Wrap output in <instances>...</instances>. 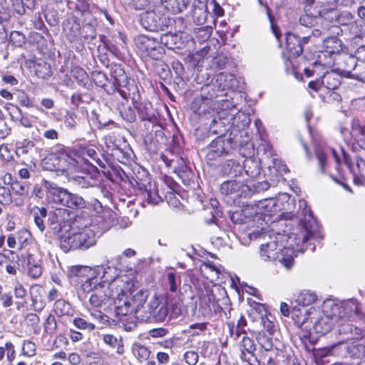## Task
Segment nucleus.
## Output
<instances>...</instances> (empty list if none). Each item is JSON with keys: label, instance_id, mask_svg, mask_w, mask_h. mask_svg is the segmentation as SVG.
I'll list each match as a JSON object with an SVG mask.
<instances>
[{"label": "nucleus", "instance_id": "obj_11", "mask_svg": "<svg viewBox=\"0 0 365 365\" xmlns=\"http://www.w3.org/2000/svg\"><path fill=\"white\" fill-rule=\"evenodd\" d=\"M71 212L65 207L55 208L48 212V225L54 232H60L70 227Z\"/></svg>", "mask_w": 365, "mask_h": 365}, {"label": "nucleus", "instance_id": "obj_17", "mask_svg": "<svg viewBox=\"0 0 365 365\" xmlns=\"http://www.w3.org/2000/svg\"><path fill=\"white\" fill-rule=\"evenodd\" d=\"M95 269H99V281H104L111 284L116 279L123 283V287H129L128 279L126 276H119L118 270L115 267L97 266Z\"/></svg>", "mask_w": 365, "mask_h": 365}, {"label": "nucleus", "instance_id": "obj_29", "mask_svg": "<svg viewBox=\"0 0 365 365\" xmlns=\"http://www.w3.org/2000/svg\"><path fill=\"white\" fill-rule=\"evenodd\" d=\"M329 32L331 34L339 35L342 32V29L337 25H330L329 24H324L322 19L318 26L314 27L312 30V37H319L322 35Z\"/></svg>", "mask_w": 365, "mask_h": 365}, {"label": "nucleus", "instance_id": "obj_52", "mask_svg": "<svg viewBox=\"0 0 365 365\" xmlns=\"http://www.w3.org/2000/svg\"><path fill=\"white\" fill-rule=\"evenodd\" d=\"M156 70L157 72L162 79H168L171 74L170 70L168 64L165 63L164 62H159L156 65Z\"/></svg>", "mask_w": 365, "mask_h": 365}, {"label": "nucleus", "instance_id": "obj_8", "mask_svg": "<svg viewBox=\"0 0 365 365\" xmlns=\"http://www.w3.org/2000/svg\"><path fill=\"white\" fill-rule=\"evenodd\" d=\"M168 314V307L163 300H160L155 296L153 297L146 308L137 311V318L142 322H163Z\"/></svg>", "mask_w": 365, "mask_h": 365}, {"label": "nucleus", "instance_id": "obj_24", "mask_svg": "<svg viewBox=\"0 0 365 365\" xmlns=\"http://www.w3.org/2000/svg\"><path fill=\"white\" fill-rule=\"evenodd\" d=\"M68 275L69 277H82L86 279L91 277H96L99 275V269L91 268L87 266L76 265L69 268Z\"/></svg>", "mask_w": 365, "mask_h": 365}, {"label": "nucleus", "instance_id": "obj_26", "mask_svg": "<svg viewBox=\"0 0 365 365\" xmlns=\"http://www.w3.org/2000/svg\"><path fill=\"white\" fill-rule=\"evenodd\" d=\"M343 63L344 64V68L342 71V73L344 76L362 81V78L358 73H353L357 67V59L354 56L352 55H344L343 57Z\"/></svg>", "mask_w": 365, "mask_h": 365}, {"label": "nucleus", "instance_id": "obj_51", "mask_svg": "<svg viewBox=\"0 0 365 365\" xmlns=\"http://www.w3.org/2000/svg\"><path fill=\"white\" fill-rule=\"evenodd\" d=\"M57 328V324L55 317L52 314H49L44 323V331L47 334H51L54 333Z\"/></svg>", "mask_w": 365, "mask_h": 365}, {"label": "nucleus", "instance_id": "obj_32", "mask_svg": "<svg viewBox=\"0 0 365 365\" xmlns=\"http://www.w3.org/2000/svg\"><path fill=\"white\" fill-rule=\"evenodd\" d=\"M110 75L114 82L113 84L118 87H125L128 84V77L121 65L114 64L110 68Z\"/></svg>", "mask_w": 365, "mask_h": 365}, {"label": "nucleus", "instance_id": "obj_14", "mask_svg": "<svg viewBox=\"0 0 365 365\" xmlns=\"http://www.w3.org/2000/svg\"><path fill=\"white\" fill-rule=\"evenodd\" d=\"M136 46L147 56L153 59H158L162 54L163 48L153 38L146 36H138L135 40Z\"/></svg>", "mask_w": 365, "mask_h": 365}, {"label": "nucleus", "instance_id": "obj_48", "mask_svg": "<svg viewBox=\"0 0 365 365\" xmlns=\"http://www.w3.org/2000/svg\"><path fill=\"white\" fill-rule=\"evenodd\" d=\"M11 189L15 194L19 195H24L28 192L27 184L25 182L19 181L17 180H15L14 182L11 183Z\"/></svg>", "mask_w": 365, "mask_h": 365}, {"label": "nucleus", "instance_id": "obj_62", "mask_svg": "<svg viewBox=\"0 0 365 365\" xmlns=\"http://www.w3.org/2000/svg\"><path fill=\"white\" fill-rule=\"evenodd\" d=\"M76 115H74L73 113H67L66 115L65 116L64 120L66 126L69 129L75 128L76 125Z\"/></svg>", "mask_w": 365, "mask_h": 365}, {"label": "nucleus", "instance_id": "obj_45", "mask_svg": "<svg viewBox=\"0 0 365 365\" xmlns=\"http://www.w3.org/2000/svg\"><path fill=\"white\" fill-rule=\"evenodd\" d=\"M133 352L140 361L147 360L149 358L150 354L148 348L140 344H134L133 347Z\"/></svg>", "mask_w": 365, "mask_h": 365}, {"label": "nucleus", "instance_id": "obj_60", "mask_svg": "<svg viewBox=\"0 0 365 365\" xmlns=\"http://www.w3.org/2000/svg\"><path fill=\"white\" fill-rule=\"evenodd\" d=\"M0 301L4 307H9L13 304L12 296L9 293L3 292L2 287L0 286Z\"/></svg>", "mask_w": 365, "mask_h": 365}, {"label": "nucleus", "instance_id": "obj_58", "mask_svg": "<svg viewBox=\"0 0 365 365\" xmlns=\"http://www.w3.org/2000/svg\"><path fill=\"white\" fill-rule=\"evenodd\" d=\"M199 356L196 351H187L184 354V359L189 365H195L198 361Z\"/></svg>", "mask_w": 365, "mask_h": 365}, {"label": "nucleus", "instance_id": "obj_43", "mask_svg": "<svg viewBox=\"0 0 365 365\" xmlns=\"http://www.w3.org/2000/svg\"><path fill=\"white\" fill-rule=\"evenodd\" d=\"M243 170L252 178H257L260 174L259 163L255 160H247L243 166Z\"/></svg>", "mask_w": 365, "mask_h": 365}, {"label": "nucleus", "instance_id": "obj_42", "mask_svg": "<svg viewBox=\"0 0 365 365\" xmlns=\"http://www.w3.org/2000/svg\"><path fill=\"white\" fill-rule=\"evenodd\" d=\"M53 311L59 316L69 315L72 312L71 305L63 299L56 301L54 303Z\"/></svg>", "mask_w": 365, "mask_h": 365}, {"label": "nucleus", "instance_id": "obj_27", "mask_svg": "<svg viewBox=\"0 0 365 365\" xmlns=\"http://www.w3.org/2000/svg\"><path fill=\"white\" fill-rule=\"evenodd\" d=\"M286 48L292 56L297 57L300 56L303 48L299 41V36L287 33L286 35Z\"/></svg>", "mask_w": 365, "mask_h": 365}, {"label": "nucleus", "instance_id": "obj_64", "mask_svg": "<svg viewBox=\"0 0 365 365\" xmlns=\"http://www.w3.org/2000/svg\"><path fill=\"white\" fill-rule=\"evenodd\" d=\"M258 360L260 361V364L262 362L263 364L274 365V361L273 356L269 353L262 352L259 353Z\"/></svg>", "mask_w": 365, "mask_h": 365}, {"label": "nucleus", "instance_id": "obj_39", "mask_svg": "<svg viewBox=\"0 0 365 365\" xmlns=\"http://www.w3.org/2000/svg\"><path fill=\"white\" fill-rule=\"evenodd\" d=\"M71 75L81 86L86 87L88 83L89 78L87 73L80 66H73L71 71Z\"/></svg>", "mask_w": 365, "mask_h": 365}, {"label": "nucleus", "instance_id": "obj_34", "mask_svg": "<svg viewBox=\"0 0 365 365\" xmlns=\"http://www.w3.org/2000/svg\"><path fill=\"white\" fill-rule=\"evenodd\" d=\"M321 79L323 86L329 90L336 89L341 84V76L333 70L324 73Z\"/></svg>", "mask_w": 365, "mask_h": 365}, {"label": "nucleus", "instance_id": "obj_55", "mask_svg": "<svg viewBox=\"0 0 365 365\" xmlns=\"http://www.w3.org/2000/svg\"><path fill=\"white\" fill-rule=\"evenodd\" d=\"M250 186V189L252 191V196L255 193H259L263 191H266L269 188V183L267 181L257 182L253 183Z\"/></svg>", "mask_w": 365, "mask_h": 365}, {"label": "nucleus", "instance_id": "obj_46", "mask_svg": "<svg viewBox=\"0 0 365 365\" xmlns=\"http://www.w3.org/2000/svg\"><path fill=\"white\" fill-rule=\"evenodd\" d=\"M26 36L19 31H13L10 34V42L16 47H21L26 43Z\"/></svg>", "mask_w": 365, "mask_h": 365}, {"label": "nucleus", "instance_id": "obj_20", "mask_svg": "<svg viewBox=\"0 0 365 365\" xmlns=\"http://www.w3.org/2000/svg\"><path fill=\"white\" fill-rule=\"evenodd\" d=\"M185 38L182 34L166 33L161 35L160 41L162 44L171 50H182L185 46Z\"/></svg>", "mask_w": 365, "mask_h": 365}, {"label": "nucleus", "instance_id": "obj_28", "mask_svg": "<svg viewBox=\"0 0 365 365\" xmlns=\"http://www.w3.org/2000/svg\"><path fill=\"white\" fill-rule=\"evenodd\" d=\"M338 332L340 335L344 336L341 340L348 341L359 336L361 334V330L349 322H343L339 325Z\"/></svg>", "mask_w": 365, "mask_h": 365}, {"label": "nucleus", "instance_id": "obj_3", "mask_svg": "<svg viewBox=\"0 0 365 365\" xmlns=\"http://www.w3.org/2000/svg\"><path fill=\"white\" fill-rule=\"evenodd\" d=\"M317 312L312 307L309 312L305 310L304 314L301 317H299L294 311L293 312L292 319L294 320V323L306 331L303 336L307 337L309 336L312 330L322 335H325L331 331L334 318H330L328 315L316 317L314 315H317Z\"/></svg>", "mask_w": 365, "mask_h": 365}, {"label": "nucleus", "instance_id": "obj_5", "mask_svg": "<svg viewBox=\"0 0 365 365\" xmlns=\"http://www.w3.org/2000/svg\"><path fill=\"white\" fill-rule=\"evenodd\" d=\"M123 287V283L119 279L115 280L111 284L99 281L98 275L96 277H91L89 279L81 280V290L83 294L93 293L96 296L102 297V299L108 302L114 297L115 292L118 288Z\"/></svg>", "mask_w": 365, "mask_h": 365}, {"label": "nucleus", "instance_id": "obj_47", "mask_svg": "<svg viewBox=\"0 0 365 365\" xmlns=\"http://www.w3.org/2000/svg\"><path fill=\"white\" fill-rule=\"evenodd\" d=\"M351 134L356 140L365 137V127L361 125L358 120H354L352 122Z\"/></svg>", "mask_w": 365, "mask_h": 365}, {"label": "nucleus", "instance_id": "obj_19", "mask_svg": "<svg viewBox=\"0 0 365 365\" xmlns=\"http://www.w3.org/2000/svg\"><path fill=\"white\" fill-rule=\"evenodd\" d=\"M243 171V166L235 158L224 159L220 164L221 173L232 178L240 176Z\"/></svg>", "mask_w": 365, "mask_h": 365}, {"label": "nucleus", "instance_id": "obj_63", "mask_svg": "<svg viewBox=\"0 0 365 365\" xmlns=\"http://www.w3.org/2000/svg\"><path fill=\"white\" fill-rule=\"evenodd\" d=\"M247 326V321L243 316H241L237 321L236 326V337H239L241 334H245V327Z\"/></svg>", "mask_w": 365, "mask_h": 365}, {"label": "nucleus", "instance_id": "obj_2", "mask_svg": "<svg viewBox=\"0 0 365 365\" xmlns=\"http://www.w3.org/2000/svg\"><path fill=\"white\" fill-rule=\"evenodd\" d=\"M269 240L262 243L260 247V257L264 261L277 260L287 269L294 265V255L300 250H294L289 247H283L280 235L269 236Z\"/></svg>", "mask_w": 365, "mask_h": 365}, {"label": "nucleus", "instance_id": "obj_4", "mask_svg": "<svg viewBox=\"0 0 365 365\" xmlns=\"http://www.w3.org/2000/svg\"><path fill=\"white\" fill-rule=\"evenodd\" d=\"M98 238L95 230L84 228L79 232H68L62 235L60 246L66 252L71 250H86L96 244Z\"/></svg>", "mask_w": 365, "mask_h": 365}, {"label": "nucleus", "instance_id": "obj_25", "mask_svg": "<svg viewBox=\"0 0 365 365\" xmlns=\"http://www.w3.org/2000/svg\"><path fill=\"white\" fill-rule=\"evenodd\" d=\"M13 11L21 16H30L35 9L36 0H11Z\"/></svg>", "mask_w": 365, "mask_h": 365}, {"label": "nucleus", "instance_id": "obj_35", "mask_svg": "<svg viewBox=\"0 0 365 365\" xmlns=\"http://www.w3.org/2000/svg\"><path fill=\"white\" fill-rule=\"evenodd\" d=\"M40 260L34 255L27 256L28 274L34 278H38L42 274V268Z\"/></svg>", "mask_w": 365, "mask_h": 365}, {"label": "nucleus", "instance_id": "obj_57", "mask_svg": "<svg viewBox=\"0 0 365 365\" xmlns=\"http://www.w3.org/2000/svg\"><path fill=\"white\" fill-rule=\"evenodd\" d=\"M260 319L261 324L264 329V330H262L260 332H267L269 335L272 336L275 331L274 323L267 317H262Z\"/></svg>", "mask_w": 365, "mask_h": 365}, {"label": "nucleus", "instance_id": "obj_23", "mask_svg": "<svg viewBox=\"0 0 365 365\" xmlns=\"http://www.w3.org/2000/svg\"><path fill=\"white\" fill-rule=\"evenodd\" d=\"M136 184L139 190L145 192L148 203L157 205L163 200L162 197L159 195L158 190L155 189L152 190V185L149 178L145 179L144 181L142 180L136 181Z\"/></svg>", "mask_w": 365, "mask_h": 365}, {"label": "nucleus", "instance_id": "obj_10", "mask_svg": "<svg viewBox=\"0 0 365 365\" xmlns=\"http://www.w3.org/2000/svg\"><path fill=\"white\" fill-rule=\"evenodd\" d=\"M141 24L150 31H163L172 24V19L158 10L145 12L141 17Z\"/></svg>", "mask_w": 365, "mask_h": 365}, {"label": "nucleus", "instance_id": "obj_61", "mask_svg": "<svg viewBox=\"0 0 365 365\" xmlns=\"http://www.w3.org/2000/svg\"><path fill=\"white\" fill-rule=\"evenodd\" d=\"M17 98L19 103L26 107H33V103L29 98L28 95L24 91H19L17 93Z\"/></svg>", "mask_w": 365, "mask_h": 365}, {"label": "nucleus", "instance_id": "obj_7", "mask_svg": "<svg viewBox=\"0 0 365 365\" xmlns=\"http://www.w3.org/2000/svg\"><path fill=\"white\" fill-rule=\"evenodd\" d=\"M48 197L53 203L71 210H83L87 207V202L76 193H72L62 187H51Z\"/></svg>", "mask_w": 365, "mask_h": 365}, {"label": "nucleus", "instance_id": "obj_59", "mask_svg": "<svg viewBox=\"0 0 365 365\" xmlns=\"http://www.w3.org/2000/svg\"><path fill=\"white\" fill-rule=\"evenodd\" d=\"M205 97L202 96H196L192 103L191 110L196 114L201 113V106L204 103Z\"/></svg>", "mask_w": 365, "mask_h": 365}, {"label": "nucleus", "instance_id": "obj_54", "mask_svg": "<svg viewBox=\"0 0 365 365\" xmlns=\"http://www.w3.org/2000/svg\"><path fill=\"white\" fill-rule=\"evenodd\" d=\"M73 325L76 328L79 329L94 330L96 327L93 324L87 322L84 319L76 317L73 321Z\"/></svg>", "mask_w": 365, "mask_h": 365}, {"label": "nucleus", "instance_id": "obj_21", "mask_svg": "<svg viewBox=\"0 0 365 365\" xmlns=\"http://www.w3.org/2000/svg\"><path fill=\"white\" fill-rule=\"evenodd\" d=\"M241 346L243 350L247 351V353L250 356L247 358L245 353L242 352V359L247 361L250 365H260V361L258 360V356L255 353L256 345L252 339L247 336H244L241 341Z\"/></svg>", "mask_w": 365, "mask_h": 365}, {"label": "nucleus", "instance_id": "obj_9", "mask_svg": "<svg viewBox=\"0 0 365 365\" xmlns=\"http://www.w3.org/2000/svg\"><path fill=\"white\" fill-rule=\"evenodd\" d=\"M331 355L339 357L362 358L365 357V346L356 341L340 340L329 348Z\"/></svg>", "mask_w": 365, "mask_h": 365}, {"label": "nucleus", "instance_id": "obj_40", "mask_svg": "<svg viewBox=\"0 0 365 365\" xmlns=\"http://www.w3.org/2000/svg\"><path fill=\"white\" fill-rule=\"evenodd\" d=\"M148 291L143 289L138 290L136 293L133 295L132 301L135 305V314L136 316L137 311L138 309H144V308H146V307H144V304L148 298Z\"/></svg>", "mask_w": 365, "mask_h": 365}, {"label": "nucleus", "instance_id": "obj_30", "mask_svg": "<svg viewBox=\"0 0 365 365\" xmlns=\"http://www.w3.org/2000/svg\"><path fill=\"white\" fill-rule=\"evenodd\" d=\"M331 18L336 19V21L345 26L351 27L356 30L357 25L354 21V15L349 11H344L339 14L336 10H333L331 13Z\"/></svg>", "mask_w": 365, "mask_h": 365}, {"label": "nucleus", "instance_id": "obj_22", "mask_svg": "<svg viewBox=\"0 0 365 365\" xmlns=\"http://www.w3.org/2000/svg\"><path fill=\"white\" fill-rule=\"evenodd\" d=\"M125 288V287L118 288V291L115 292L118 296L114 301L118 314L123 316L128 315L133 310L129 299L124 294Z\"/></svg>", "mask_w": 365, "mask_h": 365}, {"label": "nucleus", "instance_id": "obj_50", "mask_svg": "<svg viewBox=\"0 0 365 365\" xmlns=\"http://www.w3.org/2000/svg\"><path fill=\"white\" fill-rule=\"evenodd\" d=\"M92 78L95 84L101 88H104L108 82L106 75L101 71H93Z\"/></svg>", "mask_w": 365, "mask_h": 365}, {"label": "nucleus", "instance_id": "obj_6", "mask_svg": "<svg viewBox=\"0 0 365 365\" xmlns=\"http://www.w3.org/2000/svg\"><path fill=\"white\" fill-rule=\"evenodd\" d=\"M237 146L236 142L230 137L220 135L212 140L203 151L205 152V160L210 165H215V162L230 156L234 148Z\"/></svg>", "mask_w": 365, "mask_h": 365}, {"label": "nucleus", "instance_id": "obj_18", "mask_svg": "<svg viewBox=\"0 0 365 365\" xmlns=\"http://www.w3.org/2000/svg\"><path fill=\"white\" fill-rule=\"evenodd\" d=\"M315 155L318 160L319 170L322 173L325 172V169L327 167V160L329 155H332L337 165H340L341 163L340 158L338 154L336 153V150L330 147H317L315 149Z\"/></svg>", "mask_w": 365, "mask_h": 365}, {"label": "nucleus", "instance_id": "obj_13", "mask_svg": "<svg viewBox=\"0 0 365 365\" xmlns=\"http://www.w3.org/2000/svg\"><path fill=\"white\" fill-rule=\"evenodd\" d=\"M302 212L304 217L302 220L304 228L302 242H307L309 240L322 239L319 225L314 217L312 212L310 210L304 209Z\"/></svg>", "mask_w": 365, "mask_h": 365}, {"label": "nucleus", "instance_id": "obj_15", "mask_svg": "<svg viewBox=\"0 0 365 365\" xmlns=\"http://www.w3.org/2000/svg\"><path fill=\"white\" fill-rule=\"evenodd\" d=\"M134 107L137 110L140 119L143 121H148L156 125L159 120L158 110L154 108L153 104L149 101L134 102Z\"/></svg>", "mask_w": 365, "mask_h": 365}, {"label": "nucleus", "instance_id": "obj_49", "mask_svg": "<svg viewBox=\"0 0 365 365\" xmlns=\"http://www.w3.org/2000/svg\"><path fill=\"white\" fill-rule=\"evenodd\" d=\"M167 279L170 291L172 292H176L181 282L180 277L177 276L174 272H168L167 274Z\"/></svg>", "mask_w": 365, "mask_h": 365}, {"label": "nucleus", "instance_id": "obj_37", "mask_svg": "<svg viewBox=\"0 0 365 365\" xmlns=\"http://www.w3.org/2000/svg\"><path fill=\"white\" fill-rule=\"evenodd\" d=\"M257 340L260 346L259 353H270L273 351L274 344L272 336L267 335L264 332H258Z\"/></svg>", "mask_w": 365, "mask_h": 365}, {"label": "nucleus", "instance_id": "obj_12", "mask_svg": "<svg viewBox=\"0 0 365 365\" xmlns=\"http://www.w3.org/2000/svg\"><path fill=\"white\" fill-rule=\"evenodd\" d=\"M48 160L56 161V164L49 166L48 162H45L44 168L46 170L61 171L62 174L67 173L68 170L76 168L79 162L73 158L67 151L63 150L58 155H51Z\"/></svg>", "mask_w": 365, "mask_h": 365}, {"label": "nucleus", "instance_id": "obj_16", "mask_svg": "<svg viewBox=\"0 0 365 365\" xmlns=\"http://www.w3.org/2000/svg\"><path fill=\"white\" fill-rule=\"evenodd\" d=\"M96 20L90 13L84 14L83 25L81 28L76 24V31L79 32L80 36L88 42L92 41L96 37Z\"/></svg>", "mask_w": 365, "mask_h": 365}, {"label": "nucleus", "instance_id": "obj_36", "mask_svg": "<svg viewBox=\"0 0 365 365\" xmlns=\"http://www.w3.org/2000/svg\"><path fill=\"white\" fill-rule=\"evenodd\" d=\"M326 52L334 54L339 53L342 50V42L335 36L327 37L323 42Z\"/></svg>", "mask_w": 365, "mask_h": 365}, {"label": "nucleus", "instance_id": "obj_1", "mask_svg": "<svg viewBox=\"0 0 365 365\" xmlns=\"http://www.w3.org/2000/svg\"><path fill=\"white\" fill-rule=\"evenodd\" d=\"M220 192L229 197L235 203L242 204L245 207L243 212H246L250 210V215L257 214L264 208L267 205L265 202L267 200L255 201L254 203H250L244 200L250 199L252 197V191L250 189L249 185L245 184L243 182L237 180H229L223 182L220 185Z\"/></svg>", "mask_w": 365, "mask_h": 365}, {"label": "nucleus", "instance_id": "obj_38", "mask_svg": "<svg viewBox=\"0 0 365 365\" xmlns=\"http://www.w3.org/2000/svg\"><path fill=\"white\" fill-rule=\"evenodd\" d=\"M115 109L125 121L129 123L135 121L136 115L130 106L125 103V102H119L117 103Z\"/></svg>", "mask_w": 365, "mask_h": 365}, {"label": "nucleus", "instance_id": "obj_53", "mask_svg": "<svg viewBox=\"0 0 365 365\" xmlns=\"http://www.w3.org/2000/svg\"><path fill=\"white\" fill-rule=\"evenodd\" d=\"M12 202L10 190L6 187H0V203L3 205H9Z\"/></svg>", "mask_w": 365, "mask_h": 365}, {"label": "nucleus", "instance_id": "obj_56", "mask_svg": "<svg viewBox=\"0 0 365 365\" xmlns=\"http://www.w3.org/2000/svg\"><path fill=\"white\" fill-rule=\"evenodd\" d=\"M85 298H87L88 297V301L90 304L93 307H101L103 305L106 304L108 302L103 300L101 298L102 297L100 296H96L93 293L89 294H84Z\"/></svg>", "mask_w": 365, "mask_h": 365}, {"label": "nucleus", "instance_id": "obj_44", "mask_svg": "<svg viewBox=\"0 0 365 365\" xmlns=\"http://www.w3.org/2000/svg\"><path fill=\"white\" fill-rule=\"evenodd\" d=\"M75 185L81 189H87L94 187L96 181L89 176H75L72 179Z\"/></svg>", "mask_w": 365, "mask_h": 365}, {"label": "nucleus", "instance_id": "obj_33", "mask_svg": "<svg viewBox=\"0 0 365 365\" xmlns=\"http://www.w3.org/2000/svg\"><path fill=\"white\" fill-rule=\"evenodd\" d=\"M323 19L322 17L318 16L317 11L313 14L310 11L309 9H306L304 14L299 16V22L300 25L306 28H314L318 26L320 21Z\"/></svg>", "mask_w": 365, "mask_h": 365}, {"label": "nucleus", "instance_id": "obj_31", "mask_svg": "<svg viewBox=\"0 0 365 365\" xmlns=\"http://www.w3.org/2000/svg\"><path fill=\"white\" fill-rule=\"evenodd\" d=\"M206 9L207 6L205 3L201 1H195L193 2L192 14L194 21L197 24H202L206 21L208 15Z\"/></svg>", "mask_w": 365, "mask_h": 365}, {"label": "nucleus", "instance_id": "obj_41", "mask_svg": "<svg viewBox=\"0 0 365 365\" xmlns=\"http://www.w3.org/2000/svg\"><path fill=\"white\" fill-rule=\"evenodd\" d=\"M317 297L314 293L304 290L299 294L296 302L299 305L305 307L312 304L317 301Z\"/></svg>", "mask_w": 365, "mask_h": 365}]
</instances>
